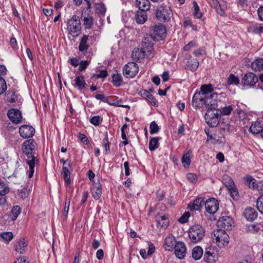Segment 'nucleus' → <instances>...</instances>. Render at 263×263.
<instances>
[{
  "mask_svg": "<svg viewBox=\"0 0 263 263\" xmlns=\"http://www.w3.org/2000/svg\"><path fill=\"white\" fill-rule=\"evenodd\" d=\"M212 238L220 248L227 246L230 240L229 235L222 229L215 230L212 234Z\"/></svg>",
  "mask_w": 263,
  "mask_h": 263,
  "instance_id": "obj_4",
  "label": "nucleus"
},
{
  "mask_svg": "<svg viewBox=\"0 0 263 263\" xmlns=\"http://www.w3.org/2000/svg\"><path fill=\"white\" fill-rule=\"evenodd\" d=\"M223 183L226 186L228 190L229 189H232V187H234V186H235L233 180L228 176L223 178Z\"/></svg>",
  "mask_w": 263,
  "mask_h": 263,
  "instance_id": "obj_47",
  "label": "nucleus"
},
{
  "mask_svg": "<svg viewBox=\"0 0 263 263\" xmlns=\"http://www.w3.org/2000/svg\"><path fill=\"white\" fill-rule=\"evenodd\" d=\"M257 212L252 208H248V220L253 221L257 217Z\"/></svg>",
  "mask_w": 263,
  "mask_h": 263,
  "instance_id": "obj_45",
  "label": "nucleus"
},
{
  "mask_svg": "<svg viewBox=\"0 0 263 263\" xmlns=\"http://www.w3.org/2000/svg\"><path fill=\"white\" fill-rule=\"evenodd\" d=\"M204 260L207 263H215L216 260V257L210 250L206 249L204 254Z\"/></svg>",
  "mask_w": 263,
  "mask_h": 263,
  "instance_id": "obj_34",
  "label": "nucleus"
},
{
  "mask_svg": "<svg viewBox=\"0 0 263 263\" xmlns=\"http://www.w3.org/2000/svg\"><path fill=\"white\" fill-rule=\"evenodd\" d=\"M71 170V166L70 165V161L68 163L67 166H63L62 174L63 176L64 180L66 183L68 185L71 183V180L70 178V172Z\"/></svg>",
  "mask_w": 263,
  "mask_h": 263,
  "instance_id": "obj_22",
  "label": "nucleus"
},
{
  "mask_svg": "<svg viewBox=\"0 0 263 263\" xmlns=\"http://www.w3.org/2000/svg\"><path fill=\"white\" fill-rule=\"evenodd\" d=\"M197 43L196 41L192 40L190 41L187 45L184 46L183 49L184 51H187L191 50L193 48L197 46Z\"/></svg>",
  "mask_w": 263,
  "mask_h": 263,
  "instance_id": "obj_57",
  "label": "nucleus"
},
{
  "mask_svg": "<svg viewBox=\"0 0 263 263\" xmlns=\"http://www.w3.org/2000/svg\"><path fill=\"white\" fill-rule=\"evenodd\" d=\"M102 185L99 180L93 181L91 188V193L95 199L98 200L100 198L102 193Z\"/></svg>",
  "mask_w": 263,
  "mask_h": 263,
  "instance_id": "obj_18",
  "label": "nucleus"
},
{
  "mask_svg": "<svg viewBox=\"0 0 263 263\" xmlns=\"http://www.w3.org/2000/svg\"><path fill=\"white\" fill-rule=\"evenodd\" d=\"M155 220L158 227L166 228L168 224V220L165 215L158 214L155 216Z\"/></svg>",
  "mask_w": 263,
  "mask_h": 263,
  "instance_id": "obj_26",
  "label": "nucleus"
},
{
  "mask_svg": "<svg viewBox=\"0 0 263 263\" xmlns=\"http://www.w3.org/2000/svg\"><path fill=\"white\" fill-rule=\"evenodd\" d=\"M213 86L212 84L202 85L200 87L201 94L202 96H208V94L211 93L213 90Z\"/></svg>",
  "mask_w": 263,
  "mask_h": 263,
  "instance_id": "obj_35",
  "label": "nucleus"
},
{
  "mask_svg": "<svg viewBox=\"0 0 263 263\" xmlns=\"http://www.w3.org/2000/svg\"><path fill=\"white\" fill-rule=\"evenodd\" d=\"M146 52L144 48L135 49L132 52V57L134 60L139 61L145 57Z\"/></svg>",
  "mask_w": 263,
  "mask_h": 263,
  "instance_id": "obj_24",
  "label": "nucleus"
},
{
  "mask_svg": "<svg viewBox=\"0 0 263 263\" xmlns=\"http://www.w3.org/2000/svg\"><path fill=\"white\" fill-rule=\"evenodd\" d=\"M27 247V244L25 240H21L15 245V251L20 254H23L25 252V249Z\"/></svg>",
  "mask_w": 263,
  "mask_h": 263,
  "instance_id": "obj_36",
  "label": "nucleus"
},
{
  "mask_svg": "<svg viewBox=\"0 0 263 263\" xmlns=\"http://www.w3.org/2000/svg\"><path fill=\"white\" fill-rule=\"evenodd\" d=\"M205 208L209 213H215L219 208V203L215 198L209 199L204 202Z\"/></svg>",
  "mask_w": 263,
  "mask_h": 263,
  "instance_id": "obj_16",
  "label": "nucleus"
},
{
  "mask_svg": "<svg viewBox=\"0 0 263 263\" xmlns=\"http://www.w3.org/2000/svg\"><path fill=\"white\" fill-rule=\"evenodd\" d=\"M222 109L221 111L219 110L220 114L223 115H229L231 114L232 110V107L231 105L226 106L223 107H221Z\"/></svg>",
  "mask_w": 263,
  "mask_h": 263,
  "instance_id": "obj_58",
  "label": "nucleus"
},
{
  "mask_svg": "<svg viewBox=\"0 0 263 263\" xmlns=\"http://www.w3.org/2000/svg\"><path fill=\"white\" fill-rule=\"evenodd\" d=\"M91 10H85L83 9L81 12V18H83V23L85 29H90L93 25V18L91 16Z\"/></svg>",
  "mask_w": 263,
  "mask_h": 263,
  "instance_id": "obj_13",
  "label": "nucleus"
},
{
  "mask_svg": "<svg viewBox=\"0 0 263 263\" xmlns=\"http://www.w3.org/2000/svg\"><path fill=\"white\" fill-rule=\"evenodd\" d=\"M251 67L255 71H261L263 70V58H259L252 62Z\"/></svg>",
  "mask_w": 263,
  "mask_h": 263,
  "instance_id": "obj_32",
  "label": "nucleus"
},
{
  "mask_svg": "<svg viewBox=\"0 0 263 263\" xmlns=\"http://www.w3.org/2000/svg\"><path fill=\"white\" fill-rule=\"evenodd\" d=\"M199 61L196 59H190L186 65V69L192 72L195 71L199 66Z\"/></svg>",
  "mask_w": 263,
  "mask_h": 263,
  "instance_id": "obj_29",
  "label": "nucleus"
},
{
  "mask_svg": "<svg viewBox=\"0 0 263 263\" xmlns=\"http://www.w3.org/2000/svg\"><path fill=\"white\" fill-rule=\"evenodd\" d=\"M261 229V224L259 223L248 224V231L255 233L258 232Z\"/></svg>",
  "mask_w": 263,
  "mask_h": 263,
  "instance_id": "obj_46",
  "label": "nucleus"
},
{
  "mask_svg": "<svg viewBox=\"0 0 263 263\" xmlns=\"http://www.w3.org/2000/svg\"><path fill=\"white\" fill-rule=\"evenodd\" d=\"M13 237L12 233L10 232H4L0 234V238L7 242L11 241Z\"/></svg>",
  "mask_w": 263,
  "mask_h": 263,
  "instance_id": "obj_48",
  "label": "nucleus"
},
{
  "mask_svg": "<svg viewBox=\"0 0 263 263\" xmlns=\"http://www.w3.org/2000/svg\"><path fill=\"white\" fill-rule=\"evenodd\" d=\"M112 83L116 87H120L122 85V77L121 74L117 73L112 75Z\"/></svg>",
  "mask_w": 263,
  "mask_h": 263,
  "instance_id": "obj_43",
  "label": "nucleus"
},
{
  "mask_svg": "<svg viewBox=\"0 0 263 263\" xmlns=\"http://www.w3.org/2000/svg\"><path fill=\"white\" fill-rule=\"evenodd\" d=\"M7 114L8 118L13 123L18 124L21 123L22 116L21 112L18 109H10L7 111Z\"/></svg>",
  "mask_w": 263,
  "mask_h": 263,
  "instance_id": "obj_11",
  "label": "nucleus"
},
{
  "mask_svg": "<svg viewBox=\"0 0 263 263\" xmlns=\"http://www.w3.org/2000/svg\"><path fill=\"white\" fill-rule=\"evenodd\" d=\"M95 98L97 100H100L101 101H102L103 102L107 103L108 104H109L110 105H115L114 103H110L109 101V100L108 99V98L105 97V96L103 95V94H97V95H96L95 96Z\"/></svg>",
  "mask_w": 263,
  "mask_h": 263,
  "instance_id": "obj_54",
  "label": "nucleus"
},
{
  "mask_svg": "<svg viewBox=\"0 0 263 263\" xmlns=\"http://www.w3.org/2000/svg\"><path fill=\"white\" fill-rule=\"evenodd\" d=\"M217 225L218 227L226 230H231L234 226V221L231 217L225 215L219 219Z\"/></svg>",
  "mask_w": 263,
  "mask_h": 263,
  "instance_id": "obj_10",
  "label": "nucleus"
},
{
  "mask_svg": "<svg viewBox=\"0 0 263 263\" xmlns=\"http://www.w3.org/2000/svg\"><path fill=\"white\" fill-rule=\"evenodd\" d=\"M259 182H257L256 180L251 176H248V186L253 190H257L259 187Z\"/></svg>",
  "mask_w": 263,
  "mask_h": 263,
  "instance_id": "obj_37",
  "label": "nucleus"
},
{
  "mask_svg": "<svg viewBox=\"0 0 263 263\" xmlns=\"http://www.w3.org/2000/svg\"><path fill=\"white\" fill-rule=\"evenodd\" d=\"M67 28L69 33L73 37L78 36L81 32V23L79 16L74 15L68 20Z\"/></svg>",
  "mask_w": 263,
  "mask_h": 263,
  "instance_id": "obj_3",
  "label": "nucleus"
},
{
  "mask_svg": "<svg viewBox=\"0 0 263 263\" xmlns=\"http://www.w3.org/2000/svg\"><path fill=\"white\" fill-rule=\"evenodd\" d=\"M166 29L164 25L162 24L155 25L153 26V33L151 34L154 40H160L165 34Z\"/></svg>",
  "mask_w": 263,
  "mask_h": 263,
  "instance_id": "obj_15",
  "label": "nucleus"
},
{
  "mask_svg": "<svg viewBox=\"0 0 263 263\" xmlns=\"http://www.w3.org/2000/svg\"><path fill=\"white\" fill-rule=\"evenodd\" d=\"M152 41H155L152 35L147 34L142 40L141 48H144L147 52H151L153 47Z\"/></svg>",
  "mask_w": 263,
  "mask_h": 263,
  "instance_id": "obj_19",
  "label": "nucleus"
},
{
  "mask_svg": "<svg viewBox=\"0 0 263 263\" xmlns=\"http://www.w3.org/2000/svg\"><path fill=\"white\" fill-rule=\"evenodd\" d=\"M188 236L192 242H199L205 236V229L200 224H194L189 228Z\"/></svg>",
  "mask_w": 263,
  "mask_h": 263,
  "instance_id": "obj_2",
  "label": "nucleus"
},
{
  "mask_svg": "<svg viewBox=\"0 0 263 263\" xmlns=\"http://www.w3.org/2000/svg\"><path fill=\"white\" fill-rule=\"evenodd\" d=\"M88 40V35H84L82 37L79 46V49L80 51H84L88 49L89 45L87 43Z\"/></svg>",
  "mask_w": 263,
  "mask_h": 263,
  "instance_id": "obj_33",
  "label": "nucleus"
},
{
  "mask_svg": "<svg viewBox=\"0 0 263 263\" xmlns=\"http://www.w3.org/2000/svg\"><path fill=\"white\" fill-rule=\"evenodd\" d=\"M182 163L184 167H189L191 164V156L189 152L184 154L181 159Z\"/></svg>",
  "mask_w": 263,
  "mask_h": 263,
  "instance_id": "obj_42",
  "label": "nucleus"
},
{
  "mask_svg": "<svg viewBox=\"0 0 263 263\" xmlns=\"http://www.w3.org/2000/svg\"><path fill=\"white\" fill-rule=\"evenodd\" d=\"M248 31L256 34L263 33V26L258 24H250L248 27Z\"/></svg>",
  "mask_w": 263,
  "mask_h": 263,
  "instance_id": "obj_30",
  "label": "nucleus"
},
{
  "mask_svg": "<svg viewBox=\"0 0 263 263\" xmlns=\"http://www.w3.org/2000/svg\"><path fill=\"white\" fill-rule=\"evenodd\" d=\"M150 134L151 135L154 134L159 131V128L157 124L155 122L153 121L149 126Z\"/></svg>",
  "mask_w": 263,
  "mask_h": 263,
  "instance_id": "obj_55",
  "label": "nucleus"
},
{
  "mask_svg": "<svg viewBox=\"0 0 263 263\" xmlns=\"http://www.w3.org/2000/svg\"><path fill=\"white\" fill-rule=\"evenodd\" d=\"M139 67L135 62H128L123 68V74L126 78H133L138 73Z\"/></svg>",
  "mask_w": 263,
  "mask_h": 263,
  "instance_id": "obj_8",
  "label": "nucleus"
},
{
  "mask_svg": "<svg viewBox=\"0 0 263 263\" xmlns=\"http://www.w3.org/2000/svg\"><path fill=\"white\" fill-rule=\"evenodd\" d=\"M34 133V128L30 125H23L19 128L20 135L24 138H29L32 137Z\"/></svg>",
  "mask_w": 263,
  "mask_h": 263,
  "instance_id": "obj_17",
  "label": "nucleus"
},
{
  "mask_svg": "<svg viewBox=\"0 0 263 263\" xmlns=\"http://www.w3.org/2000/svg\"><path fill=\"white\" fill-rule=\"evenodd\" d=\"M238 114L240 121L242 123V124L240 123V125H245L247 119V114L244 111L240 110L238 112Z\"/></svg>",
  "mask_w": 263,
  "mask_h": 263,
  "instance_id": "obj_61",
  "label": "nucleus"
},
{
  "mask_svg": "<svg viewBox=\"0 0 263 263\" xmlns=\"http://www.w3.org/2000/svg\"><path fill=\"white\" fill-rule=\"evenodd\" d=\"M211 5L220 15H223L227 8L226 2L222 0H209Z\"/></svg>",
  "mask_w": 263,
  "mask_h": 263,
  "instance_id": "obj_14",
  "label": "nucleus"
},
{
  "mask_svg": "<svg viewBox=\"0 0 263 263\" xmlns=\"http://www.w3.org/2000/svg\"><path fill=\"white\" fill-rule=\"evenodd\" d=\"M135 18L138 24H143L145 22L147 18L146 11L138 10L135 14Z\"/></svg>",
  "mask_w": 263,
  "mask_h": 263,
  "instance_id": "obj_25",
  "label": "nucleus"
},
{
  "mask_svg": "<svg viewBox=\"0 0 263 263\" xmlns=\"http://www.w3.org/2000/svg\"><path fill=\"white\" fill-rule=\"evenodd\" d=\"M89 64V61L86 60V61H81L79 65L80 66L79 67V70L80 71H84L87 67Z\"/></svg>",
  "mask_w": 263,
  "mask_h": 263,
  "instance_id": "obj_63",
  "label": "nucleus"
},
{
  "mask_svg": "<svg viewBox=\"0 0 263 263\" xmlns=\"http://www.w3.org/2000/svg\"><path fill=\"white\" fill-rule=\"evenodd\" d=\"M36 146V142L32 139L26 140L22 145V151L28 157L27 160V163L29 165L28 176L30 178L33 176L35 165L38 162V159L34 156L33 152Z\"/></svg>",
  "mask_w": 263,
  "mask_h": 263,
  "instance_id": "obj_1",
  "label": "nucleus"
},
{
  "mask_svg": "<svg viewBox=\"0 0 263 263\" xmlns=\"http://www.w3.org/2000/svg\"><path fill=\"white\" fill-rule=\"evenodd\" d=\"M96 12L98 14L104 15L106 12V8L104 5L102 4H96Z\"/></svg>",
  "mask_w": 263,
  "mask_h": 263,
  "instance_id": "obj_53",
  "label": "nucleus"
},
{
  "mask_svg": "<svg viewBox=\"0 0 263 263\" xmlns=\"http://www.w3.org/2000/svg\"><path fill=\"white\" fill-rule=\"evenodd\" d=\"M175 242L176 241L175 240V238L173 237L167 236L165 239V249H167L168 250H170L171 249H173L175 246Z\"/></svg>",
  "mask_w": 263,
  "mask_h": 263,
  "instance_id": "obj_39",
  "label": "nucleus"
},
{
  "mask_svg": "<svg viewBox=\"0 0 263 263\" xmlns=\"http://www.w3.org/2000/svg\"><path fill=\"white\" fill-rule=\"evenodd\" d=\"M231 196L235 200H237L239 198V193L238 190L235 186L234 187H232V189H228Z\"/></svg>",
  "mask_w": 263,
  "mask_h": 263,
  "instance_id": "obj_52",
  "label": "nucleus"
},
{
  "mask_svg": "<svg viewBox=\"0 0 263 263\" xmlns=\"http://www.w3.org/2000/svg\"><path fill=\"white\" fill-rule=\"evenodd\" d=\"M17 97L15 95L14 91L9 90L6 93V100L7 102L10 103H13L17 100Z\"/></svg>",
  "mask_w": 263,
  "mask_h": 263,
  "instance_id": "obj_38",
  "label": "nucleus"
},
{
  "mask_svg": "<svg viewBox=\"0 0 263 263\" xmlns=\"http://www.w3.org/2000/svg\"><path fill=\"white\" fill-rule=\"evenodd\" d=\"M239 83V78L233 73H231L228 78L227 81V85H237Z\"/></svg>",
  "mask_w": 263,
  "mask_h": 263,
  "instance_id": "obj_41",
  "label": "nucleus"
},
{
  "mask_svg": "<svg viewBox=\"0 0 263 263\" xmlns=\"http://www.w3.org/2000/svg\"><path fill=\"white\" fill-rule=\"evenodd\" d=\"M136 5L139 8V10L146 11L150 9L151 3L149 0H136Z\"/></svg>",
  "mask_w": 263,
  "mask_h": 263,
  "instance_id": "obj_27",
  "label": "nucleus"
},
{
  "mask_svg": "<svg viewBox=\"0 0 263 263\" xmlns=\"http://www.w3.org/2000/svg\"><path fill=\"white\" fill-rule=\"evenodd\" d=\"M221 114L219 109H208L204 116L207 124L211 127H216L219 123Z\"/></svg>",
  "mask_w": 263,
  "mask_h": 263,
  "instance_id": "obj_7",
  "label": "nucleus"
},
{
  "mask_svg": "<svg viewBox=\"0 0 263 263\" xmlns=\"http://www.w3.org/2000/svg\"><path fill=\"white\" fill-rule=\"evenodd\" d=\"M103 143L106 154L109 153L110 152V147L107 134H106L103 140Z\"/></svg>",
  "mask_w": 263,
  "mask_h": 263,
  "instance_id": "obj_56",
  "label": "nucleus"
},
{
  "mask_svg": "<svg viewBox=\"0 0 263 263\" xmlns=\"http://www.w3.org/2000/svg\"><path fill=\"white\" fill-rule=\"evenodd\" d=\"M9 188L6 186L5 182L0 179V195H5L9 192Z\"/></svg>",
  "mask_w": 263,
  "mask_h": 263,
  "instance_id": "obj_51",
  "label": "nucleus"
},
{
  "mask_svg": "<svg viewBox=\"0 0 263 263\" xmlns=\"http://www.w3.org/2000/svg\"><path fill=\"white\" fill-rule=\"evenodd\" d=\"M102 119H101V118L99 116H96L92 117L90 120V123L95 126H98L101 123V121H102Z\"/></svg>",
  "mask_w": 263,
  "mask_h": 263,
  "instance_id": "obj_60",
  "label": "nucleus"
},
{
  "mask_svg": "<svg viewBox=\"0 0 263 263\" xmlns=\"http://www.w3.org/2000/svg\"><path fill=\"white\" fill-rule=\"evenodd\" d=\"M7 89V85L5 80L0 77V95L3 93Z\"/></svg>",
  "mask_w": 263,
  "mask_h": 263,
  "instance_id": "obj_59",
  "label": "nucleus"
},
{
  "mask_svg": "<svg viewBox=\"0 0 263 263\" xmlns=\"http://www.w3.org/2000/svg\"><path fill=\"white\" fill-rule=\"evenodd\" d=\"M159 139L158 137H153L151 139L149 142V149L151 151H153L158 147Z\"/></svg>",
  "mask_w": 263,
  "mask_h": 263,
  "instance_id": "obj_44",
  "label": "nucleus"
},
{
  "mask_svg": "<svg viewBox=\"0 0 263 263\" xmlns=\"http://www.w3.org/2000/svg\"><path fill=\"white\" fill-rule=\"evenodd\" d=\"M21 209L18 205H15L11 210V213L14 217V219H16L18 215L20 214Z\"/></svg>",
  "mask_w": 263,
  "mask_h": 263,
  "instance_id": "obj_62",
  "label": "nucleus"
},
{
  "mask_svg": "<svg viewBox=\"0 0 263 263\" xmlns=\"http://www.w3.org/2000/svg\"><path fill=\"white\" fill-rule=\"evenodd\" d=\"M190 216V214L189 212H185L179 219V222L184 223L188 221L189 218Z\"/></svg>",
  "mask_w": 263,
  "mask_h": 263,
  "instance_id": "obj_64",
  "label": "nucleus"
},
{
  "mask_svg": "<svg viewBox=\"0 0 263 263\" xmlns=\"http://www.w3.org/2000/svg\"><path fill=\"white\" fill-rule=\"evenodd\" d=\"M205 98L206 96H202L201 92H196L193 96L192 105L196 109L205 106Z\"/></svg>",
  "mask_w": 263,
  "mask_h": 263,
  "instance_id": "obj_12",
  "label": "nucleus"
},
{
  "mask_svg": "<svg viewBox=\"0 0 263 263\" xmlns=\"http://www.w3.org/2000/svg\"><path fill=\"white\" fill-rule=\"evenodd\" d=\"M226 95L224 93L218 94L214 92L210 94L208 96H206L205 98V107L206 109H218V107H221V101H218V99L224 98Z\"/></svg>",
  "mask_w": 263,
  "mask_h": 263,
  "instance_id": "obj_5",
  "label": "nucleus"
},
{
  "mask_svg": "<svg viewBox=\"0 0 263 263\" xmlns=\"http://www.w3.org/2000/svg\"><path fill=\"white\" fill-rule=\"evenodd\" d=\"M262 121H256L252 123L251 126L249 128V131L254 135H258L260 133L261 129H262Z\"/></svg>",
  "mask_w": 263,
  "mask_h": 263,
  "instance_id": "obj_23",
  "label": "nucleus"
},
{
  "mask_svg": "<svg viewBox=\"0 0 263 263\" xmlns=\"http://www.w3.org/2000/svg\"><path fill=\"white\" fill-rule=\"evenodd\" d=\"M203 203H204L203 198L199 197L196 198L193 203H189L187 208L191 211H199Z\"/></svg>",
  "mask_w": 263,
  "mask_h": 263,
  "instance_id": "obj_20",
  "label": "nucleus"
},
{
  "mask_svg": "<svg viewBox=\"0 0 263 263\" xmlns=\"http://www.w3.org/2000/svg\"><path fill=\"white\" fill-rule=\"evenodd\" d=\"M141 97L146 99L149 103L154 105L157 103L156 100L154 98L153 95L146 90H141L139 93Z\"/></svg>",
  "mask_w": 263,
  "mask_h": 263,
  "instance_id": "obj_28",
  "label": "nucleus"
},
{
  "mask_svg": "<svg viewBox=\"0 0 263 263\" xmlns=\"http://www.w3.org/2000/svg\"><path fill=\"white\" fill-rule=\"evenodd\" d=\"M174 249V253L178 258L182 259L184 258L186 254L187 248L184 242L181 241L176 242Z\"/></svg>",
  "mask_w": 263,
  "mask_h": 263,
  "instance_id": "obj_9",
  "label": "nucleus"
},
{
  "mask_svg": "<svg viewBox=\"0 0 263 263\" xmlns=\"http://www.w3.org/2000/svg\"><path fill=\"white\" fill-rule=\"evenodd\" d=\"M72 85L74 88H77L78 90H81L85 87L86 83L84 80V77L82 75L77 76L73 80Z\"/></svg>",
  "mask_w": 263,
  "mask_h": 263,
  "instance_id": "obj_21",
  "label": "nucleus"
},
{
  "mask_svg": "<svg viewBox=\"0 0 263 263\" xmlns=\"http://www.w3.org/2000/svg\"><path fill=\"white\" fill-rule=\"evenodd\" d=\"M193 6L194 8L193 14L195 17L197 18H200L202 16V12L200 11L199 7L196 2L194 1L193 2Z\"/></svg>",
  "mask_w": 263,
  "mask_h": 263,
  "instance_id": "obj_49",
  "label": "nucleus"
},
{
  "mask_svg": "<svg viewBox=\"0 0 263 263\" xmlns=\"http://www.w3.org/2000/svg\"><path fill=\"white\" fill-rule=\"evenodd\" d=\"M258 81V78L253 73H248V85L254 86Z\"/></svg>",
  "mask_w": 263,
  "mask_h": 263,
  "instance_id": "obj_40",
  "label": "nucleus"
},
{
  "mask_svg": "<svg viewBox=\"0 0 263 263\" xmlns=\"http://www.w3.org/2000/svg\"><path fill=\"white\" fill-rule=\"evenodd\" d=\"M203 255V249L200 246L195 247L192 251V256L195 260H198L201 258Z\"/></svg>",
  "mask_w": 263,
  "mask_h": 263,
  "instance_id": "obj_31",
  "label": "nucleus"
},
{
  "mask_svg": "<svg viewBox=\"0 0 263 263\" xmlns=\"http://www.w3.org/2000/svg\"><path fill=\"white\" fill-rule=\"evenodd\" d=\"M155 16L159 21L167 22L170 21L173 13L170 7L162 4L156 9Z\"/></svg>",
  "mask_w": 263,
  "mask_h": 263,
  "instance_id": "obj_6",
  "label": "nucleus"
},
{
  "mask_svg": "<svg viewBox=\"0 0 263 263\" xmlns=\"http://www.w3.org/2000/svg\"><path fill=\"white\" fill-rule=\"evenodd\" d=\"M256 207L261 214H263V195H260L256 201Z\"/></svg>",
  "mask_w": 263,
  "mask_h": 263,
  "instance_id": "obj_50",
  "label": "nucleus"
}]
</instances>
